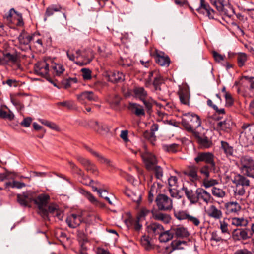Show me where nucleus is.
Instances as JSON below:
<instances>
[{"instance_id":"f257e3e1","label":"nucleus","mask_w":254,"mask_h":254,"mask_svg":"<svg viewBox=\"0 0 254 254\" xmlns=\"http://www.w3.org/2000/svg\"><path fill=\"white\" fill-rule=\"evenodd\" d=\"M181 123L187 131H192L193 128H198L201 126V121L197 114L188 112L182 114Z\"/></svg>"},{"instance_id":"f03ea898","label":"nucleus","mask_w":254,"mask_h":254,"mask_svg":"<svg viewBox=\"0 0 254 254\" xmlns=\"http://www.w3.org/2000/svg\"><path fill=\"white\" fill-rule=\"evenodd\" d=\"M49 200V195L46 194H40L35 198H33V202L39 208V213L44 219L48 218V212L44 207L46 206Z\"/></svg>"},{"instance_id":"7ed1b4c3","label":"nucleus","mask_w":254,"mask_h":254,"mask_svg":"<svg viewBox=\"0 0 254 254\" xmlns=\"http://www.w3.org/2000/svg\"><path fill=\"white\" fill-rule=\"evenodd\" d=\"M155 202L159 210L168 211L173 208L172 199L165 194H158L156 198Z\"/></svg>"},{"instance_id":"20e7f679","label":"nucleus","mask_w":254,"mask_h":254,"mask_svg":"<svg viewBox=\"0 0 254 254\" xmlns=\"http://www.w3.org/2000/svg\"><path fill=\"white\" fill-rule=\"evenodd\" d=\"M252 235L248 228H236L233 230L231 236L234 242H238L249 239Z\"/></svg>"},{"instance_id":"39448f33","label":"nucleus","mask_w":254,"mask_h":254,"mask_svg":"<svg viewBox=\"0 0 254 254\" xmlns=\"http://www.w3.org/2000/svg\"><path fill=\"white\" fill-rule=\"evenodd\" d=\"M34 73L38 75L47 79L49 77V64L46 60L40 61L34 65Z\"/></svg>"},{"instance_id":"423d86ee","label":"nucleus","mask_w":254,"mask_h":254,"mask_svg":"<svg viewBox=\"0 0 254 254\" xmlns=\"http://www.w3.org/2000/svg\"><path fill=\"white\" fill-rule=\"evenodd\" d=\"M197 163L200 162H204L206 164H209L213 170L215 169V163L214 161V155L209 152H199L197 156L194 158Z\"/></svg>"},{"instance_id":"0eeeda50","label":"nucleus","mask_w":254,"mask_h":254,"mask_svg":"<svg viewBox=\"0 0 254 254\" xmlns=\"http://www.w3.org/2000/svg\"><path fill=\"white\" fill-rule=\"evenodd\" d=\"M76 159L81 164L85 169L93 175L97 176L99 175V171L96 166L89 160L81 156H77Z\"/></svg>"},{"instance_id":"6e6552de","label":"nucleus","mask_w":254,"mask_h":254,"mask_svg":"<svg viewBox=\"0 0 254 254\" xmlns=\"http://www.w3.org/2000/svg\"><path fill=\"white\" fill-rule=\"evenodd\" d=\"M141 157L145 164L146 169L148 171H151L153 166L157 164V160L156 156L149 152H145L141 153Z\"/></svg>"},{"instance_id":"1a4fd4ad","label":"nucleus","mask_w":254,"mask_h":254,"mask_svg":"<svg viewBox=\"0 0 254 254\" xmlns=\"http://www.w3.org/2000/svg\"><path fill=\"white\" fill-rule=\"evenodd\" d=\"M151 54L158 64L161 66H169L170 63V58L168 56H165V53L163 52L155 49Z\"/></svg>"},{"instance_id":"9d476101","label":"nucleus","mask_w":254,"mask_h":254,"mask_svg":"<svg viewBox=\"0 0 254 254\" xmlns=\"http://www.w3.org/2000/svg\"><path fill=\"white\" fill-rule=\"evenodd\" d=\"M77 99L81 104L86 105V100L98 101V97L92 91H85L76 95Z\"/></svg>"},{"instance_id":"9b49d317","label":"nucleus","mask_w":254,"mask_h":254,"mask_svg":"<svg viewBox=\"0 0 254 254\" xmlns=\"http://www.w3.org/2000/svg\"><path fill=\"white\" fill-rule=\"evenodd\" d=\"M200 6L196 11L201 14H206L209 19H214L216 12L210 6L205 0H200Z\"/></svg>"},{"instance_id":"f8f14e48","label":"nucleus","mask_w":254,"mask_h":254,"mask_svg":"<svg viewBox=\"0 0 254 254\" xmlns=\"http://www.w3.org/2000/svg\"><path fill=\"white\" fill-rule=\"evenodd\" d=\"M197 203L199 201H202L206 204L213 202V198L211 194L206 190L202 188H197L196 189Z\"/></svg>"},{"instance_id":"ddd939ff","label":"nucleus","mask_w":254,"mask_h":254,"mask_svg":"<svg viewBox=\"0 0 254 254\" xmlns=\"http://www.w3.org/2000/svg\"><path fill=\"white\" fill-rule=\"evenodd\" d=\"M172 231L174 233V236L177 238H187L190 235L188 228L182 225H178L172 228Z\"/></svg>"},{"instance_id":"4468645a","label":"nucleus","mask_w":254,"mask_h":254,"mask_svg":"<svg viewBox=\"0 0 254 254\" xmlns=\"http://www.w3.org/2000/svg\"><path fill=\"white\" fill-rule=\"evenodd\" d=\"M17 201L19 204L23 206H30L33 202V197L31 194L28 192H23L17 195Z\"/></svg>"},{"instance_id":"2eb2a0df","label":"nucleus","mask_w":254,"mask_h":254,"mask_svg":"<svg viewBox=\"0 0 254 254\" xmlns=\"http://www.w3.org/2000/svg\"><path fill=\"white\" fill-rule=\"evenodd\" d=\"M245 176L240 174H236L232 179V182L235 185H241L247 188L249 187L250 186V181Z\"/></svg>"},{"instance_id":"dca6fc26","label":"nucleus","mask_w":254,"mask_h":254,"mask_svg":"<svg viewBox=\"0 0 254 254\" xmlns=\"http://www.w3.org/2000/svg\"><path fill=\"white\" fill-rule=\"evenodd\" d=\"M152 218L157 221H159L164 224H169L171 220V217L169 214L163 213L158 210L151 211Z\"/></svg>"},{"instance_id":"f3484780","label":"nucleus","mask_w":254,"mask_h":254,"mask_svg":"<svg viewBox=\"0 0 254 254\" xmlns=\"http://www.w3.org/2000/svg\"><path fill=\"white\" fill-rule=\"evenodd\" d=\"M226 213L228 215L237 214L241 209L239 203L236 201H230L225 204Z\"/></svg>"},{"instance_id":"a211bd4d","label":"nucleus","mask_w":254,"mask_h":254,"mask_svg":"<svg viewBox=\"0 0 254 254\" xmlns=\"http://www.w3.org/2000/svg\"><path fill=\"white\" fill-rule=\"evenodd\" d=\"M207 214L208 217L215 220H220L223 217V213L221 210L218 209L214 205L210 206L207 211Z\"/></svg>"},{"instance_id":"6ab92c4d","label":"nucleus","mask_w":254,"mask_h":254,"mask_svg":"<svg viewBox=\"0 0 254 254\" xmlns=\"http://www.w3.org/2000/svg\"><path fill=\"white\" fill-rule=\"evenodd\" d=\"M164 227L157 222L151 223L147 227L148 232L152 236H156L160 234L163 230Z\"/></svg>"},{"instance_id":"aec40b11","label":"nucleus","mask_w":254,"mask_h":254,"mask_svg":"<svg viewBox=\"0 0 254 254\" xmlns=\"http://www.w3.org/2000/svg\"><path fill=\"white\" fill-rule=\"evenodd\" d=\"M80 193L84 195L88 200L95 206L101 208H103L105 207V204L98 201L90 192L85 190L81 189Z\"/></svg>"},{"instance_id":"412c9836","label":"nucleus","mask_w":254,"mask_h":254,"mask_svg":"<svg viewBox=\"0 0 254 254\" xmlns=\"http://www.w3.org/2000/svg\"><path fill=\"white\" fill-rule=\"evenodd\" d=\"M81 219L80 215L72 214L66 218V222L70 228H75L80 225Z\"/></svg>"},{"instance_id":"4be33fe9","label":"nucleus","mask_w":254,"mask_h":254,"mask_svg":"<svg viewBox=\"0 0 254 254\" xmlns=\"http://www.w3.org/2000/svg\"><path fill=\"white\" fill-rule=\"evenodd\" d=\"M180 100L182 104L190 105V94L188 88L183 87L178 92Z\"/></svg>"},{"instance_id":"5701e85b","label":"nucleus","mask_w":254,"mask_h":254,"mask_svg":"<svg viewBox=\"0 0 254 254\" xmlns=\"http://www.w3.org/2000/svg\"><path fill=\"white\" fill-rule=\"evenodd\" d=\"M128 109L136 116H144L145 115L144 109L143 107L135 103H129L128 106Z\"/></svg>"},{"instance_id":"b1692460","label":"nucleus","mask_w":254,"mask_h":254,"mask_svg":"<svg viewBox=\"0 0 254 254\" xmlns=\"http://www.w3.org/2000/svg\"><path fill=\"white\" fill-rule=\"evenodd\" d=\"M107 76L109 81L112 82H120L125 80L124 75L118 71H110L108 73Z\"/></svg>"},{"instance_id":"393cba45","label":"nucleus","mask_w":254,"mask_h":254,"mask_svg":"<svg viewBox=\"0 0 254 254\" xmlns=\"http://www.w3.org/2000/svg\"><path fill=\"white\" fill-rule=\"evenodd\" d=\"M182 190L184 191L185 194L191 204L197 203V193L196 190L194 191L192 190L187 188V187H183L182 189Z\"/></svg>"},{"instance_id":"a878e982","label":"nucleus","mask_w":254,"mask_h":254,"mask_svg":"<svg viewBox=\"0 0 254 254\" xmlns=\"http://www.w3.org/2000/svg\"><path fill=\"white\" fill-rule=\"evenodd\" d=\"M132 92L134 97L140 101L144 100V98H146L148 96L147 91L143 87H135Z\"/></svg>"},{"instance_id":"bb28decb","label":"nucleus","mask_w":254,"mask_h":254,"mask_svg":"<svg viewBox=\"0 0 254 254\" xmlns=\"http://www.w3.org/2000/svg\"><path fill=\"white\" fill-rule=\"evenodd\" d=\"M174 237V233L172 228L169 230H165L164 228L158 236V240L160 243H166L171 240Z\"/></svg>"},{"instance_id":"cd10ccee","label":"nucleus","mask_w":254,"mask_h":254,"mask_svg":"<svg viewBox=\"0 0 254 254\" xmlns=\"http://www.w3.org/2000/svg\"><path fill=\"white\" fill-rule=\"evenodd\" d=\"M197 172L198 168L194 166H191L188 168V169L185 172V174L189 177L191 181L195 182L199 179Z\"/></svg>"},{"instance_id":"c85d7f7f","label":"nucleus","mask_w":254,"mask_h":254,"mask_svg":"<svg viewBox=\"0 0 254 254\" xmlns=\"http://www.w3.org/2000/svg\"><path fill=\"white\" fill-rule=\"evenodd\" d=\"M47 210L48 212V215L50 214L54 217L56 216L59 219H61V218L62 217L63 214L59 209L58 206L56 204H50L48 206V209H47ZM45 219L46 220V219ZM47 219H49V218Z\"/></svg>"},{"instance_id":"c756f323","label":"nucleus","mask_w":254,"mask_h":254,"mask_svg":"<svg viewBox=\"0 0 254 254\" xmlns=\"http://www.w3.org/2000/svg\"><path fill=\"white\" fill-rule=\"evenodd\" d=\"M3 59L4 60V64H5L6 62L15 64L18 61V57L15 52L11 53L5 51L3 52Z\"/></svg>"},{"instance_id":"7c9ffc66","label":"nucleus","mask_w":254,"mask_h":254,"mask_svg":"<svg viewBox=\"0 0 254 254\" xmlns=\"http://www.w3.org/2000/svg\"><path fill=\"white\" fill-rule=\"evenodd\" d=\"M221 148L223 150L224 153L227 157L233 156V147L230 146L227 142L221 141Z\"/></svg>"},{"instance_id":"2f4dec72","label":"nucleus","mask_w":254,"mask_h":254,"mask_svg":"<svg viewBox=\"0 0 254 254\" xmlns=\"http://www.w3.org/2000/svg\"><path fill=\"white\" fill-rule=\"evenodd\" d=\"M20 44L23 45H28L31 41V35H28L27 33L23 30L18 37Z\"/></svg>"},{"instance_id":"473e14b6","label":"nucleus","mask_w":254,"mask_h":254,"mask_svg":"<svg viewBox=\"0 0 254 254\" xmlns=\"http://www.w3.org/2000/svg\"><path fill=\"white\" fill-rule=\"evenodd\" d=\"M231 224L238 227H246L248 224V221L243 217H233L231 219Z\"/></svg>"},{"instance_id":"72a5a7b5","label":"nucleus","mask_w":254,"mask_h":254,"mask_svg":"<svg viewBox=\"0 0 254 254\" xmlns=\"http://www.w3.org/2000/svg\"><path fill=\"white\" fill-rule=\"evenodd\" d=\"M240 162L241 164L240 168L254 166V160L251 157L248 155L242 156Z\"/></svg>"},{"instance_id":"f704fd0d","label":"nucleus","mask_w":254,"mask_h":254,"mask_svg":"<svg viewBox=\"0 0 254 254\" xmlns=\"http://www.w3.org/2000/svg\"><path fill=\"white\" fill-rule=\"evenodd\" d=\"M219 229L221 230V233L225 235H227L229 237L231 236V230L229 229L230 226L228 223L225 221V219L219 221Z\"/></svg>"},{"instance_id":"c9c22d12","label":"nucleus","mask_w":254,"mask_h":254,"mask_svg":"<svg viewBox=\"0 0 254 254\" xmlns=\"http://www.w3.org/2000/svg\"><path fill=\"white\" fill-rule=\"evenodd\" d=\"M243 131L242 133L247 134L249 137L253 136V132H254V125L253 124L245 123L242 126Z\"/></svg>"},{"instance_id":"e433bc0d","label":"nucleus","mask_w":254,"mask_h":254,"mask_svg":"<svg viewBox=\"0 0 254 254\" xmlns=\"http://www.w3.org/2000/svg\"><path fill=\"white\" fill-rule=\"evenodd\" d=\"M211 3L215 6L217 10L220 12L226 14L225 9L224 0H210Z\"/></svg>"},{"instance_id":"4c0bfd02","label":"nucleus","mask_w":254,"mask_h":254,"mask_svg":"<svg viewBox=\"0 0 254 254\" xmlns=\"http://www.w3.org/2000/svg\"><path fill=\"white\" fill-rule=\"evenodd\" d=\"M86 149L90 152L93 155L96 157L97 158L98 161H99L101 163H105L106 164L109 165L110 163V161L108 159L105 158L102 155L100 154L98 152L93 150L92 149L86 147Z\"/></svg>"},{"instance_id":"58836bf2","label":"nucleus","mask_w":254,"mask_h":254,"mask_svg":"<svg viewBox=\"0 0 254 254\" xmlns=\"http://www.w3.org/2000/svg\"><path fill=\"white\" fill-rule=\"evenodd\" d=\"M21 96V94L17 93L10 95V100L12 103L17 108L20 109L24 108V105L21 102L19 97Z\"/></svg>"},{"instance_id":"ea45409f","label":"nucleus","mask_w":254,"mask_h":254,"mask_svg":"<svg viewBox=\"0 0 254 254\" xmlns=\"http://www.w3.org/2000/svg\"><path fill=\"white\" fill-rule=\"evenodd\" d=\"M212 194L216 198H223L226 195V192L223 189L216 187L211 189Z\"/></svg>"},{"instance_id":"a19ab883","label":"nucleus","mask_w":254,"mask_h":254,"mask_svg":"<svg viewBox=\"0 0 254 254\" xmlns=\"http://www.w3.org/2000/svg\"><path fill=\"white\" fill-rule=\"evenodd\" d=\"M164 82L163 77L160 74H157L156 76L154 77L153 81V85L156 91H161V89L160 86Z\"/></svg>"},{"instance_id":"79ce46f5","label":"nucleus","mask_w":254,"mask_h":254,"mask_svg":"<svg viewBox=\"0 0 254 254\" xmlns=\"http://www.w3.org/2000/svg\"><path fill=\"white\" fill-rule=\"evenodd\" d=\"M240 170L244 175L252 178H254V165L246 167L240 168Z\"/></svg>"},{"instance_id":"37998d69","label":"nucleus","mask_w":254,"mask_h":254,"mask_svg":"<svg viewBox=\"0 0 254 254\" xmlns=\"http://www.w3.org/2000/svg\"><path fill=\"white\" fill-rule=\"evenodd\" d=\"M140 243L142 246L146 250H150L153 248L149 240V237L146 235H143L140 239Z\"/></svg>"},{"instance_id":"c03bdc74","label":"nucleus","mask_w":254,"mask_h":254,"mask_svg":"<svg viewBox=\"0 0 254 254\" xmlns=\"http://www.w3.org/2000/svg\"><path fill=\"white\" fill-rule=\"evenodd\" d=\"M143 103L146 109L147 110V112L150 114L152 111L153 104L154 101L151 97H147L146 98H144V100H141Z\"/></svg>"},{"instance_id":"a18cd8bd","label":"nucleus","mask_w":254,"mask_h":254,"mask_svg":"<svg viewBox=\"0 0 254 254\" xmlns=\"http://www.w3.org/2000/svg\"><path fill=\"white\" fill-rule=\"evenodd\" d=\"M62 9V7L60 5H52L47 8L45 15L46 16H50L52 15L54 12L60 11Z\"/></svg>"},{"instance_id":"49530a36","label":"nucleus","mask_w":254,"mask_h":254,"mask_svg":"<svg viewBox=\"0 0 254 254\" xmlns=\"http://www.w3.org/2000/svg\"><path fill=\"white\" fill-rule=\"evenodd\" d=\"M237 60L239 67H242L248 60L247 55L245 53H240L238 54Z\"/></svg>"},{"instance_id":"de8ad7c7","label":"nucleus","mask_w":254,"mask_h":254,"mask_svg":"<svg viewBox=\"0 0 254 254\" xmlns=\"http://www.w3.org/2000/svg\"><path fill=\"white\" fill-rule=\"evenodd\" d=\"M5 188H16L17 189H20L25 186V184L24 183L19 182L18 181H13L11 182H6L4 185Z\"/></svg>"},{"instance_id":"09e8293b","label":"nucleus","mask_w":254,"mask_h":254,"mask_svg":"<svg viewBox=\"0 0 254 254\" xmlns=\"http://www.w3.org/2000/svg\"><path fill=\"white\" fill-rule=\"evenodd\" d=\"M121 97L118 95H115L109 100L110 106L113 108H116L119 106L121 101Z\"/></svg>"},{"instance_id":"8fccbe9b","label":"nucleus","mask_w":254,"mask_h":254,"mask_svg":"<svg viewBox=\"0 0 254 254\" xmlns=\"http://www.w3.org/2000/svg\"><path fill=\"white\" fill-rule=\"evenodd\" d=\"M151 171H153L155 177L159 180H161L163 176V169L160 166L155 165Z\"/></svg>"},{"instance_id":"3c124183","label":"nucleus","mask_w":254,"mask_h":254,"mask_svg":"<svg viewBox=\"0 0 254 254\" xmlns=\"http://www.w3.org/2000/svg\"><path fill=\"white\" fill-rule=\"evenodd\" d=\"M164 150L170 153H176L178 151L179 145L176 143L165 145L163 146Z\"/></svg>"},{"instance_id":"603ef678","label":"nucleus","mask_w":254,"mask_h":254,"mask_svg":"<svg viewBox=\"0 0 254 254\" xmlns=\"http://www.w3.org/2000/svg\"><path fill=\"white\" fill-rule=\"evenodd\" d=\"M189 214L185 211H179L174 212L175 217L179 220H187Z\"/></svg>"},{"instance_id":"864d4df0","label":"nucleus","mask_w":254,"mask_h":254,"mask_svg":"<svg viewBox=\"0 0 254 254\" xmlns=\"http://www.w3.org/2000/svg\"><path fill=\"white\" fill-rule=\"evenodd\" d=\"M51 68L58 75L62 74L64 71V66L59 64H53L51 66Z\"/></svg>"},{"instance_id":"5fc2aeb1","label":"nucleus","mask_w":254,"mask_h":254,"mask_svg":"<svg viewBox=\"0 0 254 254\" xmlns=\"http://www.w3.org/2000/svg\"><path fill=\"white\" fill-rule=\"evenodd\" d=\"M245 188L247 187L241 185H235V189L234 190V195L235 196L244 195L246 193Z\"/></svg>"},{"instance_id":"6e6d98bb","label":"nucleus","mask_w":254,"mask_h":254,"mask_svg":"<svg viewBox=\"0 0 254 254\" xmlns=\"http://www.w3.org/2000/svg\"><path fill=\"white\" fill-rule=\"evenodd\" d=\"M207 104L208 106L213 108L218 115L225 114V109L224 108L219 109L216 105L213 103L211 100L208 99Z\"/></svg>"},{"instance_id":"4d7b16f0","label":"nucleus","mask_w":254,"mask_h":254,"mask_svg":"<svg viewBox=\"0 0 254 254\" xmlns=\"http://www.w3.org/2000/svg\"><path fill=\"white\" fill-rule=\"evenodd\" d=\"M0 117L2 119H6L11 121L14 119V115L10 111H9L8 112H7L1 109H0Z\"/></svg>"},{"instance_id":"13d9d810","label":"nucleus","mask_w":254,"mask_h":254,"mask_svg":"<svg viewBox=\"0 0 254 254\" xmlns=\"http://www.w3.org/2000/svg\"><path fill=\"white\" fill-rule=\"evenodd\" d=\"M143 136L144 138L149 141L151 143L153 144L154 142L156 141V136L154 133L146 130L143 132Z\"/></svg>"},{"instance_id":"bf43d9fd","label":"nucleus","mask_w":254,"mask_h":254,"mask_svg":"<svg viewBox=\"0 0 254 254\" xmlns=\"http://www.w3.org/2000/svg\"><path fill=\"white\" fill-rule=\"evenodd\" d=\"M203 186L205 188H208L211 187H214L215 185L218 184V182L217 180L215 179H208V178H205L203 180Z\"/></svg>"},{"instance_id":"052dcab7","label":"nucleus","mask_w":254,"mask_h":254,"mask_svg":"<svg viewBox=\"0 0 254 254\" xmlns=\"http://www.w3.org/2000/svg\"><path fill=\"white\" fill-rule=\"evenodd\" d=\"M186 242L183 241H180V240H174L171 243V246L172 249V251H174L176 250H180L182 249V248L181 247V245L182 244H186Z\"/></svg>"},{"instance_id":"680f3d73","label":"nucleus","mask_w":254,"mask_h":254,"mask_svg":"<svg viewBox=\"0 0 254 254\" xmlns=\"http://www.w3.org/2000/svg\"><path fill=\"white\" fill-rule=\"evenodd\" d=\"M79 175L81 177V182L85 185L90 186L91 183L93 182V180L91 179L88 176L85 175L83 171L82 174H79Z\"/></svg>"},{"instance_id":"e2e57ef3","label":"nucleus","mask_w":254,"mask_h":254,"mask_svg":"<svg viewBox=\"0 0 254 254\" xmlns=\"http://www.w3.org/2000/svg\"><path fill=\"white\" fill-rule=\"evenodd\" d=\"M150 212L149 210L145 207H142L138 212L137 217L138 219L144 218L146 216L148 215Z\"/></svg>"},{"instance_id":"0e129e2a","label":"nucleus","mask_w":254,"mask_h":254,"mask_svg":"<svg viewBox=\"0 0 254 254\" xmlns=\"http://www.w3.org/2000/svg\"><path fill=\"white\" fill-rule=\"evenodd\" d=\"M84 80H87L91 79V71L88 68H82L81 70Z\"/></svg>"},{"instance_id":"69168bd1","label":"nucleus","mask_w":254,"mask_h":254,"mask_svg":"<svg viewBox=\"0 0 254 254\" xmlns=\"http://www.w3.org/2000/svg\"><path fill=\"white\" fill-rule=\"evenodd\" d=\"M198 143L205 148H209L211 145V142L209 141L207 137L199 138Z\"/></svg>"},{"instance_id":"338daca9","label":"nucleus","mask_w":254,"mask_h":254,"mask_svg":"<svg viewBox=\"0 0 254 254\" xmlns=\"http://www.w3.org/2000/svg\"><path fill=\"white\" fill-rule=\"evenodd\" d=\"M39 36V34H34L31 35V41H33L34 43L37 44L40 47H42L43 41L41 39L38 38Z\"/></svg>"},{"instance_id":"774afa93","label":"nucleus","mask_w":254,"mask_h":254,"mask_svg":"<svg viewBox=\"0 0 254 254\" xmlns=\"http://www.w3.org/2000/svg\"><path fill=\"white\" fill-rule=\"evenodd\" d=\"M213 169L211 167H209L208 165H205L201 168L200 172L201 174L203 175L205 178H208L209 177L210 170Z\"/></svg>"}]
</instances>
